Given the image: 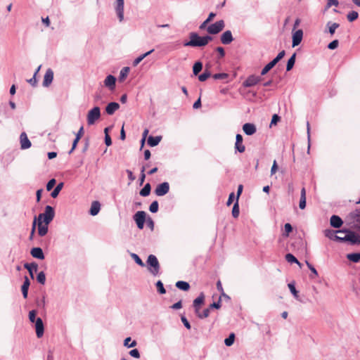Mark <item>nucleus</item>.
Wrapping results in <instances>:
<instances>
[{
	"mask_svg": "<svg viewBox=\"0 0 360 360\" xmlns=\"http://www.w3.org/2000/svg\"><path fill=\"white\" fill-rule=\"evenodd\" d=\"M299 207L301 210H304L306 207V190L304 187L301 189Z\"/></svg>",
	"mask_w": 360,
	"mask_h": 360,
	"instance_id": "obj_32",
	"label": "nucleus"
},
{
	"mask_svg": "<svg viewBox=\"0 0 360 360\" xmlns=\"http://www.w3.org/2000/svg\"><path fill=\"white\" fill-rule=\"evenodd\" d=\"M326 25L328 28V32L330 35H333L335 32V30L340 27L339 23L332 22L331 21L328 22Z\"/></svg>",
	"mask_w": 360,
	"mask_h": 360,
	"instance_id": "obj_36",
	"label": "nucleus"
},
{
	"mask_svg": "<svg viewBox=\"0 0 360 360\" xmlns=\"http://www.w3.org/2000/svg\"><path fill=\"white\" fill-rule=\"evenodd\" d=\"M154 51V49H151L145 53H143L140 55L139 57H137L134 61H133V65L136 66L138 65L146 57L151 54Z\"/></svg>",
	"mask_w": 360,
	"mask_h": 360,
	"instance_id": "obj_33",
	"label": "nucleus"
},
{
	"mask_svg": "<svg viewBox=\"0 0 360 360\" xmlns=\"http://www.w3.org/2000/svg\"><path fill=\"white\" fill-rule=\"evenodd\" d=\"M137 227L139 229H143L146 219V213L144 211H138L133 217Z\"/></svg>",
	"mask_w": 360,
	"mask_h": 360,
	"instance_id": "obj_9",
	"label": "nucleus"
},
{
	"mask_svg": "<svg viewBox=\"0 0 360 360\" xmlns=\"http://www.w3.org/2000/svg\"><path fill=\"white\" fill-rule=\"evenodd\" d=\"M37 311L35 309L31 310L29 312V320L31 323L36 321Z\"/></svg>",
	"mask_w": 360,
	"mask_h": 360,
	"instance_id": "obj_60",
	"label": "nucleus"
},
{
	"mask_svg": "<svg viewBox=\"0 0 360 360\" xmlns=\"http://www.w3.org/2000/svg\"><path fill=\"white\" fill-rule=\"evenodd\" d=\"M243 138L241 134H237L236 136V143H235V150L236 153L238 152L242 153L245 151V147L243 143Z\"/></svg>",
	"mask_w": 360,
	"mask_h": 360,
	"instance_id": "obj_15",
	"label": "nucleus"
},
{
	"mask_svg": "<svg viewBox=\"0 0 360 360\" xmlns=\"http://www.w3.org/2000/svg\"><path fill=\"white\" fill-rule=\"evenodd\" d=\"M56 180L55 179L53 178V179H50L46 184V190L48 191H51L53 188V187L56 186Z\"/></svg>",
	"mask_w": 360,
	"mask_h": 360,
	"instance_id": "obj_56",
	"label": "nucleus"
},
{
	"mask_svg": "<svg viewBox=\"0 0 360 360\" xmlns=\"http://www.w3.org/2000/svg\"><path fill=\"white\" fill-rule=\"evenodd\" d=\"M53 72L51 68H49L44 77L43 86L45 87L49 86L53 82Z\"/></svg>",
	"mask_w": 360,
	"mask_h": 360,
	"instance_id": "obj_20",
	"label": "nucleus"
},
{
	"mask_svg": "<svg viewBox=\"0 0 360 360\" xmlns=\"http://www.w3.org/2000/svg\"><path fill=\"white\" fill-rule=\"evenodd\" d=\"M101 210V204L98 201H94L91 203L90 210L89 211V213L91 216H96L98 214L99 211Z\"/></svg>",
	"mask_w": 360,
	"mask_h": 360,
	"instance_id": "obj_28",
	"label": "nucleus"
},
{
	"mask_svg": "<svg viewBox=\"0 0 360 360\" xmlns=\"http://www.w3.org/2000/svg\"><path fill=\"white\" fill-rule=\"evenodd\" d=\"M288 286L290 289V292L294 296V297L297 299L298 298V291L295 288V283L291 282V283H288Z\"/></svg>",
	"mask_w": 360,
	"mask_h": 360,
	"instance_id": "obj_49",
	"label": "nucleus"
},
{
	"mask_svg": "<svg viewBox=\"0 0 360 360\" xmlns=\"http://www.w3.org/2000/svg\"><path fill=\"white\" fill-rule=\"evenodd\" d=\"M37 281L39 283L44 285L46 282V275L44 271H40L37 275Z\"/></svg>",
	"mask_w": 360,
	"mask_h": 360,
	"instance_id": "obj_50",
	"label": "nucleus"
},
{
	"mask_svg": "<svg viewBox=\"0 0 360 360\" xmlns=\"http://www.w3.org/2000/svg\"><path fill=\"white\" fill-rule=\"evenodd\" d=\"M37 225H38L39 236L41 237L46 236L49 231V227H48L49 224H46L45 223H44V224H43L42 221H38Z\"/></svg>",
	"mask_w": 360,
	"mask_h": 360,
	"instance_id": "obj_30",
	"label": "nucleus"
},
{
	"mask_svg": "<svg viewBox=\"0 0 360 360\" xmlns=\"http://www.w3.org/2000/svg\"><path fill=\"white\" fill-rule=\"evenodd\" d=\"M181 322L183 323L184 326L187 328V329H191V326L189 323V321H188V319H186V317L185 316H181Z\"/></svg>",
	"mask_w": 360,
	"mask_h": 360,
	"instance_id": "obj_64",
	"label": "nucleus"
},
{
	"mask_svg": "<svg viewBox=\"0 0 360 360\" xmlns=\"http://www.w3.org/2000/svg\"><path fill=\"white\" fill-rule=\"evenodd\" d=\"M295 60H296V53H294L287 61V64H286V71L287 72L290 71L293 68L295 63Z\"/></svg>",
	"mask_w": 360,
	"mask_h": 360,
	"instance_id": "obj_34",
	"label": "nucleus"
},
{
	"mask_svg": "<svg viewBox=\"0 0 360 360\" xmlns=\"http://www.w3.org/2000/svg\"><path fill=\"white\" fill-rule=\"evenodd\" d=\"M235 334L233 333H230L229 335L224 340L225 345L227 347L233 345L235 341Z\"/></svg>",
	"mask_w": 360,
	"mask_h": 360,
	"instance_id": "obj_43",
	"label": "nucleus"
},
{
	"mask_svg": "<svg viewBox=\"0 0 360 360\" xmlns=\"http://www.w3.org/2000/svg\"><path fill=\"white\" fill-rule=\"evenodd\" d=\"M205 302V295L203 292H201L198 297H196L193 302V307L195 314H198V311L200 310L202 304Z\"/></svg>",
	"mask_w": 360,
	"mask_h": 360,
	"instance_id": "obj_14",
	"label": "nucleus"
},
{
	"mask_svg": "<svg viewBox=\"0 0 360 360\" xmlns=\"http://www.w3.org/2000/svg\"><path fill=\"white\" fill-rule=\"evenodd\" d=\"M20 145L22 149H28L31 147L32 143L25 132H22L20 136Z\"/></svg>",
	"mask_w": 360,
	"mask_h": 360,
	"instance_id": "obj_23",
	"label": "nucleus"
},
{
	"mask_svg": "<svg viewBox=\"0 0 360 360\" xmlns=\"http://www.w3.org/2000/svg\"><path fill=\"white\" fill-rule=\"evenodd\" d=\"M189 41L184 42V46L202 47L204 46L202 36H200L197 32H192L189 34Z\"/></svg>",
	"mask_w": 360,
	"mask_h": 360,
	"instance_id": "obj_3",
	"label": "nucleus"
},
{
	"mask_svg": "<svg viewBox=\"0 0 360 360\" xmlns=\"http://www.w3.org/2000/svg\"><path fill=\"white\" fill-rule=\"evenodd\" d=\"M281 120V117L277 115V114H274L273 115L272 117H271V123H270V127H272L273 125H276Z\"/></svg>",
	"mask_w": 360,
	"mask_h": 360,
	"instance_id": "obj_61",
	"label": "nucleus"
},
{
	"mask_svg": "<svg viewBox=\"0 0 360 360\" xmlns=\"http://www.w3.org/2000/svg\"><path fill=\"white\" fill-rule=\"evenodd\" d=\"M221 42L224 45L230 44L233 40L232 32L231 30L225 31L220 37Z\"/></svg>",
	"mask_w": 360,
	"mask_h": 360,
	"instance_id": "obj_17",
	"label": "nucleus"
},
{
	"mask_svg": "<svg viewBox=\"0 0 360 360\" xmlns=\"http://www.w3.org/2000/svg\"><path fill=\"white\" fill-rule=\"evenodd\" d=\"M323 233L325 236L330 240H333L338 242L341 241V237L336 235V233H339L338 230L334 231L332 229H327L324 230Z\"/></svg>",
	"mask_w": 360,
	"mask_h": 360,
	"instance_id": "obj_18",
	"label": "nucleus"
},
{
	"mask_svg": "<svg viewBox=\"0 0 360 360\" xmlns=\"http://www.w3.org/2000/svg\"><path fill=\"white\" fill-rule=\"evenodd\" d=\"M330 224L335 229L340 228L343 224V220L338 215L333 214L330 217Z\"/></svg>",
	"mask_w": 360,
	"mask_h": 360,
	"instance_id": "obj_19",
	"label": "nucleus"
},
{
	"mask_svg": "<svg viewBox=\"0 0 360 360\" xmlns=\"http://www.w3.org/2000/svg\"><path fill=\"white\" fill-rule=\"evenodd\" d=\"M169 191V184L168 182L165 181L158 184L155 190V193L158 196H163L166 195Z\"/></svg>",
	"mask_w": 360,
	"mask_h": 360,
	"instance_id": "obj_10",
	"label": "nucleus"
},
{
	"mask_svg": "<svg viewBox=\"0 0 360 360\" xmlns=\"http://www.w3.org/2000/svg\"><path fill=\"white\" fill-rule=\"evenodd\" d=\"M338 45L339 41L338 39H334L328 44L327 47L328 49L334 50L338 48Z\"/></svg>",
	"mask_w": 360,
	"mask_h": 360,
	"instance_id": "obj_57",
	"label": "nucleus"
},
{
	"mask_svg": "<svg viewBox=\"0 0 360 360\" xmlns=\"http://www.w3.org/2000/svg\"><path fill=\"white\" fill-rule=\"evenodd\" d=\"M231 214H232V216L233 218H238L239 216L240 208H239V203H238V198H236V200L233 204Z\"/></svg>",
	"mask_w": 360,
	"mask_h": 360,
	"instance_id": "obj_42",
	"label": "nucleus"
},
{
	"mask_svg": "<svg viewBox=\"0 0 360 360\" xmlns=\"http://www.w3.org/2000/svg\"><path fill=\"white\" fill-rule=\"evenodd\" d=\"M101 117V109L98 106H95L91 109L87 114V123L92 125Z\"/></svg>",
	"mask_w": 360,
	"mask_h": 360,
	"instance_id": "obj_7",
	"label": "nucleus"
},
{
	"mask_svg": "<svg viewBox=\"0 0 360 360\" xmlns=\"http://www.w3.org/2000/svg\"><path fill=\"white\" fill-rule=\"evenodd\" d=\"M347 218L350 221L351 228L360 232V209H356L351 212Z\"/></svg>",
	"mask_w": 360,
	"mask_h": 360,
	"instance_id": "obj_5",
	"label": "nucleus"
},
{
	"mask_svg": "<svg viewBox=\"0 0 360 360\" xmlns=\"http://www.w3.org/2000/svg\"><path fill=\"white\" fill-rule=\"evenodd\" d=\"M303 37V31L302 30H297L292 34V46L295 47L298 46Z\"/></svg>",
	"mask_w": 360,
	"mask_h": 360,
	"instance_id": "obj_16",
	"label": "nucleus"
},
{
	"mask_svg": "<svg viewBox=\"0 0 360 360\" xmlns=\"http://www.w3.org/2000/svg\"><path fill=\"white\" fill-rule=\"evenodd\" d=\"M159 209V204L157 200H154L149 206V210L152 213L158 212Z\"/></svg>",
	"mask_w": 360,
	"mask_h": 360,
	"instance_id": "obj_52",
	"label": "nucleus"
},
{
	"mask_svg": "<svg viewBox=\"0 0 360 360\" xmlns=\"http://www.w3.org/2000/svg\"><path fill=\"white\" fill-rule=\"evenodd\" d=\"M137 342L136 340L131 341V338L130 337H128L124 339V346L127 348H131L136 346Z\"/></svg>",
	"mask_w": 360,
	"mask_h": 360,
	"instance_id": "obj_45",
	"label": "nucleus"
},
{
	"mask_svg": "<svg viewBox=\"0 0 360 360\" xmlns=\"http://www.w3.org/2000/svg\"><path fill=\"white\" fill-rule=\"evenodd\" d=\"M129 71H130L129 67H124L120 70V75H119V81L123 82L127 78Z\"/></svg>",
	"mask_w": 360,
	"mask_h": 360,
	"instance_id": "obj_41",
	"label": "nucleus"
},
{
	"mask_svg": "<svg viewBox=\"0 0 360 360\" xmlns=\"http://www.w3.org/2000/svg\"><path fill=\"white\" fill-rule=\"evenodd\" d=\"M155 285L157 290L160 294L163 295L166 293V290L164 287L163 283L161 281H158L155 283Z\"/></svg>",
	"mask_w": 360,
	"mask_h": 360,
	"instance_id": "obj_47",
	"label": "nucleus"
},
{
	"mask_svg": "<svg viewBox=\"0 0 360 360\" xmlns=\"http://www.w3.org/2000/svg\"><path fill=\"white\" fill-rule=\"evenodd\" d=\"M215 50L219 53V58H224L225 56V50L222 46H218Z\"/></svg>",
	"mask_w": 360,
	"mask_h": 360,
	"instance_id": "obj_63",
	"label": "nucleus"
},
{
	"mask_svg": "<svg viewBox=\"0 0 360 360\" xmlns=\"http://www.w3.org/2000/svg\"><path fill=\"white\" fill-rule=\"evenodd\" d=\"M203 68V64L201 61H196L193 66V73L195 76L199 75Z\"/></svg>",
	"mask_w": 360,
	"mask_h": 360,
	"instance_id": "obj_38",
	"label": "nucleus"
},
{
	"mask_svg": "<svg viewBox=\"0 0 360 360\" xmlns=\"http://www.w3.org/2000/svg\"><path fill=\"white\" fill-rule=\"evenodd\" d=\"M151 191V186L149 183L145 184V186L141 189L139 194L143 197H147L150 195Z\"/></svg>",
	"mask_w": 360,
	"mask_h": 360,
	"instance_id": "obj_39",
	"label": "nucleus"
},
{
	"mask_svg": "<svg viewBox=\"0 0 360 360\" xmlns=\"http://www.w3.org/2000/svg\"><path fill=\"white\" fill-rule=\"evenodd\" d=\"M24 268L28 271L31 278H34V271L36 272L37 271L38 264L36 262L25 263Z\"/></svg>",
	"mask_w": 360,
	"mask_h": 360,
	"instance_id": "obj_27",
	"label": "nucleus"
},
{
	"mask_svg": "<svg viewBox=\"0 0 360 360\" xmlns=\"http://www.w3.org/2000/svg\"><path fill=\"white\" fill-rule=\"evenodd\" d=\"M229 75L226 73L222 72V73H216L212 75V77L214 79H225L228 78Z\"/></svg>",
	"mask_w": 360,
	"mask_h": 360,
	"instance_id": "obj_58",
	"label": "nucleus"
},
{
	"mask_svg": "<svg viewBox=\"0 0 360 360\" xmlns=\"http://www.w3.org/2000/svg\"><path fill=\"white\" fill-rule=\"evenodd\" d=\"M203 44L204 46L208 44V43L213 40V37L209 34L205 36H202Z\"/></svg>",
	"mask_w": 360,
	"mask_h": 360,
	"instance_id": "obj_62",
	"label": "nucleus"
},
{
	"mask_svg": "<svg viewBox=\"0 0 360 360\" xmlns=\"http://www.w3.org/2000/svg\"><path fill=\"white\" fill-rule=\"evenodd\" d=\"M225 23L223 20H218L207 27V32L210 34H217L224 30Z\"/></svg>",
	"mask_w": 360,
	"mask_h": 360,
	"instance_id": "obj_8",
	"label": "nucleus"
},
{
	"mask_svg": "<svg viewBox=\"0 0 360 360\" xmlns=\"http://www.w3.org/2000/svg\"><path fill=\"white\" fill-rule=\"evenodd\" d=\"M292 226L290 223H286L284 226L285 233L283 234L285 236H288L290 233L292 231Z\"/></svg>",
	"mask_w": 360,
	"mask_h": 360,
	"instance_id": "obj_59",
	"label": "nucleus"
},
{
	"mask_svg": "<svg viewBox=\"0 0 360 360\" xmlns=\"http://www.w3.org/2000/svg\"><path fill=\"white\" fill-rule=\"evenodd\" d=\"M37 223V217H34L33 222H32L31 233H30V237H29L30 240H32L33 239V237H34V233H35V230H36Z\"/></svg>",
	"mask_w": 360,
	"mask_h": 360,
	"instance_id": "obj_55",
	"label": "nucleus"
},
{
	"mask_svg": "<svg viewBox=\"0 0 360 360\" xmlns=\"http://www.w3.org/2000/svg\"><path fill=\"white\" fill-rule=\"evenodd\" d=\"M124 0H116L115 9L120 22L124 20Z\"/></svg>",
	"mask_w": 360,
	"mask_h": 360,
	"instance_id": "obj_12",
	"label": "nucleus"
},
{
	"mask_svg": "<svg viewBox=\"0 0 360 360\" xmlns=\"http://www.w3.org/2000/svg\"><path fill=\"white\" fill-rule=\"evenodd\" d=\"M63 186H64V183L63 182H60L59 184H58L54 189L52 191V192L51 193V196L53 198H56L58 197V195H59V193L60 192V191L62 190V188H63Z\"/></svg>",
	"mask_w": 360,
	"mask_h": 360,
	"instance_id": "obj_37",
	"label": "nucleus"
},
{
	"mask_svg": "<svg viewBox=\"0 0 360 360\" xmlns=\"http://www.w3.org/2000/svg\"><path fill=\"white\" fill-rule=\"evenodd\" d=\"M210 77H211V72L208 69H205L204 72L198 75V79L200 82L206 81Z\"/></svg>",
	"mask_w": 360,
	"mask_h": 360,
	"instance_id": "obj_44",
	"label": "nucleus"
},
{
	"mask_svg": "<svg viewBox=\"0 0 360 360\" xmlns=\"http://www.w3.org/2000/svg\"><path fill=\"white\" fill-rule=\"evenodd\" d=\"M306 264L307 266V267L309 269V270L311 271V275L310 276L311 278H314V277H316L318 276V271H316V269L314 268V266L311 264L309 263L308 261H306Z\"/></svg>",
	"mask_w": 360,
	"mask_h": 360,
	"instance_id": "obj_51",
	"label": "nucleus"
},
{
	"mask_svg": "<svg viewBox=\"0 0 360 360\" xmlns=\"http://www.w3.org/2000/svg\"><path fill=\"white\" fill-rule=\"evenodd\" d=\"M131 257L138 265H139L141 267L145 266L144 262L142 261V259L138 255H136V253H131Z\"/></svg>",
	"mask_w": 360,
	"mask_h": 360,
	"instance_id": "obj_48",
	"label": "nucleus"
},
{
	"mask_svg": "<svg viewBox=\"0 0 360 360\" xmlns=\"http://www.w3.org/2000/svg\"><path fill=\"white\" fill-rule=\"evenodd\" d=\"M116 77L112 75H108L104 80V85L110 90L115 88Z\"/></svg>",
	"mask_w": 360,
	"mask_h": 360,
	"instance_id": "obj_21",
	"label": "nucleus"
},
{
	"mask_svg": "<svg viewBox=\"0 0 360 360\" xmlns=\"http://www.w3.org/2000/svg\"><path fill=\"white\" fill-rule=\"evenodd\" d=\"M175 286L178 289L183 290V291H188L191 288L190 284L188 282L184 281H178L176 283Z\"/></svg>",
	"mask_w": 360,
	"mask_h": 360,
	"instance_id": "obj_31",
	"label": "nucleus"
},
{
	"mask_svg": "<svg viewBox=\"0 0 360 360\" xmlns=\"http://www.w3.org/2000/svg\"><path fill=\"white\" fill-rule=\"evenodd\" d=\"M210 308H207V309H205L203 310V311L201 313L200 311H198V314H195L196 316L199 318V319H205L207 317L209 316L210 315Z\"/></svg>",
	"mask_w": 360,
	"mask_h": 360,
	"instance_id": "obj_53",
	"label": "nucleus"
},
{
	"mask_svg": "<svg viewBox=\"0 0 360 360\" xmlns=\"http://www.w3.org/2000/svg\"><path fill=\"white\" fill-rule=\"evenodd\" d=\"M30 285V281L27 276L24 278V282L21 286V291L22 296L25 299L27 298L29 287Z\"/></svg>",
	"mask_w": 360,
	"mask_h": 360,
	"instance_id": "obj_26",
	"label": "nucleus"
},
{
	"mask_svg": "<svg viewBox=\"0 0 360 360\" xmlns=\"http://www.w3.org/2000/svg\"><path fill=\"white\" fill-rule=\"evenodd\" d=\"M55 217V210L51 205L45 207L44 212L41 213L38 216V221H42L46 224H49Z\"/></svg>",
	"mask_w": 360,
	"mask_h": 360,
	"instance_id": "obj_2",
	"label": "nucleus"
},
{
	"mask_svg": "<svg viewBox=\"0 0 360 360\" xmlns=\"http://www.w3.org/2000/svg\"><path fill=\"white\" fill-rule=\"evenodd\" d=\"M120 108V104L117 102H110L105 107V112L108 115H112Z\"/></svg>",
	"mask_w": 360,
	"mask_h": 360,
	"instance_id": "obj_25",
	"label": "nucleus"
},
{
	"mask_svg": "<svg viewBox=\"0 0 360 360\" xmlns=\"http://www.w3.org/2000/svg\"><path fill=\"white\" fill-rule=\"evenodd\" d=\"M285 55L284 50L280 51L278 55L269 63H267L262 70L261 75H265L269 72Z\"/></svg>",
	"mask_w": 360,
	"mask_h": 360,
	"instance_id": "obj_6",
	"label": "nucleus"
},
{
	"mask_svg": "<svg viewBox=\"0 0 360 360\" xmlns=\"http://www.w3.org/2000/svg\"><path fill=\"white\" fill-rule=\"evenodd\" d=\"M243 130L246 135L251 136L257 131V128L252 123H245L243 125Z\"/></svg>",
	"mask_w": 360,
	"mask_h": 360,
	"instance_id": "obj_22",
	"label": "nucleus"
},
{
	"mask_svg": "<svg viewBox=\"0 0 360 360\" xmlns=\"http://www.w3.org/2000/svg\"><path fill=\"white\" fill-rule=\"evenodd\" d=\"M148 269L153 276H157L159 274L160 266L158 258L154 255H150L146 260Z\"/></svg>",
	"mask_w": 360,
	"mask_h": 360,
	"instance_id": "obj_4",
	"label": "nucleus"
},
{
	"mask_svg": "<svg viewBox=\"0 0 360 360\" xmlns=\"http://www.w3.org/2000/svg\"><path fill=\"white\" fill-rule=\"evenodd\" d=\"M30 254L34 258L38 259H44L45 257L43 250L39 247L32 248Z\"/></svg>",
	"mask_w": 360,
	"mask_h": 360,
	"instance_id": "obj_24",
	"label": "nucleus"
},
{
	"mask_svg": "<svg viewBox=\"0 0 360 360\" xmlns=\"http://www.w3.org/2000/svg\"><path fill=\"white\" fill-rule=\"evenodd\" d=\"M161 140H162L161 136H149L148 138L147 143L149 146L155 147L159 144V143L161 141Z\"/></svg>",
	"mask_w": 360,
	"mask_h": 360,
	"instance_id": "obj_29",
	"label": "nucleus"
},
{
	"mask_svg": "<svg viewBox=\"0 0 360 360\" xmlns=\"http://www.w3.org/2000/svg\"><path fill=\"white\" fill-rule=\"evenodd\" d=\"M262 80L260 76L251 75L243 82V86L245 87H252L258 84Z\"/></svg>",
	"mask_w": 360,
	"mask_h": 360,
	"instance_id": "obj_11",
	"label": "nucleus"
},
{
	"mask_svg": "<svg viewBox=\"0 0 360 360\" xmlns=\"http://www.w3.org/2000/svg\"><path fill=\"white\" fill-rule=\"evenodd\" d=\"M358 17H359V13H358V12H356L355 11H352L349 12L347 15V20L349 22H353V21L356 20L358 18Z\"/></svg>",
	"mask_w": 360,
	"mask_h": 360,
	"instance_id": "obj_46",
	"label": "nucleus"
},
{
	"mask_svg": "<svg viewBox=\"0 0 360 360\" xmlns=\"http://www.w3.org/2000/svg\"><path fill=\"white\" fill-rule=\"evenodd\" d=\"M347 258L350 262H352L354 263H358L360 262V252L349 253L347 255Z\"/></svg>",
	"mask_w": 360,
	"mask_h": 360,
	"instance_id": "obj_35",
	"label": "nucleus"
},
{
	"mask_svg": "<svg viewBox=\"0 0 360 360\" xmlns=\"http://www.w3.org/2000/svg\"><path fill=\"white\" fill-rule=\"evenodd\" d=\"M146 167H148V165H147ZM145 169H146V166H143L141 169V174H140V176H139V179L140 186H141L143 184L145 179H146V174L144 173Z\"/></svg>",
	"mask_w": 360,
	"mask_h": 360,
	"instance_id": "obj_54",
	"label": "nucleus"
},
{
	"mask_svg": "<svg viewBox=\"0 0 360 360\" xmlns=\"http://www.w3.org/2000/svg\"><path fill=\"white\" fill-rule=\"evenodd\" d=\"M285 258L286 261L291 264H297L298 266L301 267L302 264L298 261V259L291 253H288L285 255Z\"/></svg>",
	"mask_w": 360,
	"mask_h": 360,
	"instance_id": "obj_40",
	"label": "nucleus"
},
{
	"mask_svg": "<svg viewBox=\"0 0 360 360\" xmlns=\"http://www.w3.org/2000/svg\"><path fill=\"white\" fill-rule=\"evenodd\" d=\"M34 328L36 330V335L38 338H40L43 336L44 333V325L42 319L39 317H38L36 319V321L34 322Z\"/></svg>",
	"mask_w": 360,
	"mask_h": 360,
	"instance_id": "obj_13",
	"label": "nucleus"
},
{
	"mask_svg": "<svg viewBox=\"0 0 360 360\" xmlns=\"http://www.w3.org/2000/svg\"><path fill=\"white\" fill-rule=\"evenodd\" d=\"M338 232L346 234L344 237H341V243L348 242L351 245H360V235L355 231L347 229H342L338 230Z\"/></svg>",
	"mask_w": 360,
	"mask_h": 360,
	"instance_id": "obj_1",
	"label": "nucleus"
}]
</instances>
